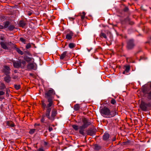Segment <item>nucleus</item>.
<instances>
[{
  "label": "nucleus",
  "mask_w": 151,
  "mask_h": 151,
  "mask_svg": "<svg viewBox=\"0 0 151 151\" xmlns=\"http://www.w3.org/2000/svg\"><path fill=\"white\" fill-rule=\"evenodd\" d=\"M110 111V110L106 107L102 108L100 111L101 115L106 118H109Z\"/></svg>",
  "instance_id": "nucleus-2"
},
{
  "label": "nucleus",
  "mask_w": 151,
  "mask_h": 151,
  "mask_svg": "<svg viewBox=\"0 0 151 151\" xmlns=\"http://www.w3.org/2000/svg\"><path fill=\"white\" fill-rule=\"evenodd\" d=\"M117 114V112L116 110H114L110 111L109 118H111L114 116H115Z\"/></svg>",
  "instance_id": "nucleus-9"
},
{
  "label": "nucleus",
  "mask_w": 151,
  "mask_h": 151,
  "mask_svg": "<svg viewBox=\"0 0 151 151\" xmlns=\"http://www.w3.org/2000/svg\"><path fill=\"white\" fill-rule=\"evenodd\" d=\"M111 103L112 104H114L116 103V101L115 99H112L111 101Z\"/></svg>",
  "instance_id": "nucleus-33"
},
{
  "label": "nucleus",
  "mask_w": 151,
  "mask_h": 151,
  "mask_svg": "<svg viewBox=\"0 0 151 151\" xmlns=\"http://www.w3.org/2000/svg\"><path fill=\"white\" fill-rule=\"evenodd\" d=\"M85 128V127H83V126H80L79 127V133L80 134H81L84 135V129Z\"/></svg>",
  "instance_id": "nucleus-11"
},
{
  "label": "nucleus",
  "mask_w": 151,
  "mask_h": 151,
  "mask_svg": "<svg viewBox=\"0 0 151 151\" xmlns=\"http://www.w3.org/2000/svg\"><path fill=\"white\" fill-rule=\"evenodd\" d=\"M109 137V135L108 133L106 132L103 136V139L105 141L108 140Z\"/></svg>",
  "instance_id": "nucleus-10"
},
{
  "label": "nucleus",
  "mask_w": 151,
  "mask_h": 151,
  "mask_svg": "<svg viewBox=\"0 0 151 151\" xmlns=\"http://www.w3.org/2000/svg\"><path fill=\"white\" fill-rule=\"evenodd\" d=\"M21 64H22V66L24 67L26 64V62L24 61H22V62Z\"/></svg>",
  "instance_id": "nucleus-35"
},
{
  "label": "nucleus",
  "mask_w": 151,
  "mask_h": 151,
  "mask_svg": "<svg viewBox=\"0 0 151 151\" xmlns=\"http://www.w3.org/2000/svg\"><path fill=\"white\" fill-rule=\"evenodd\" d=\"M35 130H36V129H31L29 132V133L30 134H32L34 133V132H35Z\"/></svg>",
  "instance_id": "nucleus-26"
},
{
  "label": "nucleus",
  "mask_w": 151,
  "mask_h": 151,
  "mask_svg": "<svg viewBox=\"0 0 151 151\" xmlns=\"http://www.w3.org/2000/svg\"><path fill=\"white\" fill-rule=\"evenodd\" d=\"M99 147L97 145H96L95 146V149L96 150H98L99 149Z\"/></svg>",
  "instance_id": "nucleus-40"
},
{
  "label": "nucleus",
  "mask_w": 151,
  "mask_h": 151,
  "mask_svg": "<svg viewBox=\"0 0 151 151\" xmlns=\"http://www.w3.org/2000/svg\"><path fill=\"white\" fill-rule=\"evenodd\" d=\"M27 67L29 70L34 69L35 70L36 68H35L34 65L32 63H29L27 65Z\"/></svg>",
  "instance_id": "nucleus-8"
},
{
  "label": "nucleus",
  "mask_w": 151,
  "mask_h": 151,
  "mask_svg": "<svg viewBox=\"0 0 151 151\" xmlns=\"http://www.w3.org/2000/svg\"><path fill=\"white\" fill-rule=\"evenodd\" d=\"M73 35V33L72 32H70L66 36V39L68 40H70Z\"/></svg>",
  "instance_id": "nucleus-12"
},
{
  "label": "nucleus",
  "mask_w": 151,
  "mask_h": 151,
  "mask_svg": "<svg viewBox=\"0 0 151 151\" xmlns=\"http://www.w3.org/2000/svg\"><path fill=\"white\" fill-rule=\"evenodd\" d=\"M69 47L70 48H72L75 47V45L73 43H70L69 44Z\"/></svg>",
  "instance_id": "nucleus-28"
},
{
  "label": "nucleus",
  "mask_w": 151,
  "mask_h": 151,
  "mask_svg": "<svg viewBox=\"0 0 151 151\" xmlns=\"http://www.w3.org/2000/svg\"><path fill=\"white\" fill-rule=\"evenodd\" d=\"M147 98L149 99H151V91L148 93Z\"/></svg>",
  "instance_id": "nucleus-34"
},
{
  "label": "nucleus",
  "mask_w": 151,
  "mask_h": 151,
  "mask_svg": "<svg viewBox=\"0 0 151 151\" xmlns=\"http://www.w3.org/2000/svg\"><path fill=\"white\" fill-rule=\"evenodd\" d=\"M67 52L65 51L62 54L60 55V59L61 60L63 59L66 56Z\"/></svg>",
  "instance_id": "nucleus-15"
},
{
  "label": "nucleus",
  "mask_w": 151,
  "mask_h": 151,
  "mask_svg": "<svg viewBox=\"0 0 151 151\" xmlns=\"http://www.w3.org/2000/svg\"><path fill=\"white\" fill-rule=\"evenodd\" d=\"M14 67L16 68H19L21 66V63L19 61H17L13 62Z\"/></svg>",
  "instance_id": "nucleus-7"
},
{
  "label": "nucleus",
  "mask_w": 151,
  "mask_h": 151,
  "mask_svg": "<svg viewBox=\"0 0 151 151\" xmlns=\"http://www.w3.org/2000/svg\"><path fill=\"white\" fill-rule=\"evenodd\" d=\"M14 72L15 73H16L17 72V70H14Z\"/></svg>",
  "instance_id": "nucleus-49"
},
{
  "label": "nucleus",
  "mask_w": 151,
  "mask_h": 151,
  "mask_svg": "<svg viewBox=\"0 0 151 151\" xmlns=\"http://www.w3.org/2000/svg\"><path fill=\"white\" fill-rule=\"evenodd\" d=\"M31 13H29V16L31 15Z\"/></svg>",
  "instance_id": "nucleus-50"
},
{
  "label": "nucleus",
  "mask_w": 151,
  "mask_h": 151,
  "mask_svg": "<svg viewBox=\"0 0 151 151\" xmlns=\"http://www.w3.org/2000/svg\"><path fill=\"white\" fill-rule=\"evenodd\" d=\"M10 69L8 66H4L3 72L6 75H7L10 73Z\"/></svg>",
  "instance_id": "nucleus-6"
},
{
  "label": "nucleus",
  "mask_w": 151,
  "mask_h": 151,
  "mask_svg": "<svg viewBox=\"0 0 151 151\" xmlns=\"http://www.w3.org/2000/svg\"><path fill=\"white\" fill-rule=\"evenodd\" d=\"M19 24L21 27H23L25 26V23L24 21H21L19 22Z\"/></svg>",
  "instance_id": "nucleus-19"
},
{
  "label": "nucleus",
  "mask_w": 151,
  "mask_h": 151,
  "mask_svg": "<svg viewBox=\"0 0 151 151\" xmlns=\"http://www.w3.org/2000/svg\"><path fill=\"white\" fill-rule=\"evenodd\" d=\"M43 144L45 146H46L47 145V143L46 142H43Z\"/></svg>",
  "instance_id": "nucleus-43"
},
{
  "label": "nucleus",
  "mask_w": 151,
  "mask_h": 151,
  "mask_svg": "<svg viewBox=\"0 0 151 151\" xmlns=\"http://www.w3.org/2000/svg\"><path fill=\"white\" fill-rule=\"evenodd\" d=\"M128 10V8H125L124 9V11H127Z\"/></svg>",
  "instance_id": "nucleus-47"
},
{
  "label": "nucleus",
  "mask_w": 151,
  "mask_h": 151,
  "mask_svg": "<svg viewBox=\"0 0 151 151\" xmlns=\"http://www.w3.org/2000/svg\"><path fill=\"white\" fill-rule=\"evenodd\" d=\"M4 26H3L4 28H8L9 25V23L8 22H4Z\"/></svg>",
  "instance_id": "nucleus-17"
},
{
  "label": "nucleus",
  "mask_w": 151,
  "mask_h": 151,
  "mask_svg": "<svg viewBox=\"0 0 151 151\" xmlns=\"http://www.w3.org/2000/svg\"><path fill=\"white\" fill-rule=\"evenodd\" d=\"M96 130L93 129H91L88 130V134L91 135H92L95 133Z\"/></svg>",
  "instance_id": "nucleus-13"
},
{
  "label": "nucleus",
  "mask_w": 151,
  "mask_h": 151,
  "mask_svg": "<svg viewBox=\"0 0 151 151\" xmlns=\"http://www.w3.org/2000/svg\"><path fill=\"white\" fill-rule=\"evenodd\" d=\"M4 35H0V40H4Z\"/></svg>",
  "instance_id": "nucleus-36"
},
{
  "label": "nucleus",
  "mask_w": 151,
  "mask_h": 151,
  "mask_svg": "<svg viewBox=\"0 0 151 151\" xmlns=\"http://www.w3.org/2000/svg\"><path fill=\"white\" fill-rule=\"evenodd\" d=\"M16 51L19 54L22 55L23 52L18 48H16Z\"/></svg>",
  "instance_id": "nucleus-22"
},
{
  "label": "nucleus",
  "mask_w": 151,
  "mask_h": 151,
  "mask_svg": "<svg viewBox=\"0 0 151 151\" xmlns=\"http://www.w3.org/2000/svg\"><path fill=\"white\" fill-rule=\"evenodd\" d=\"M150 87L151 88V83H150Z\"/></svg>",
  "instance_id": "nucleus-52"
},
{
  "label": "nucleus",
  "mask_w": 151,
  "mask_h": 151,
  "mask_svg": "<svg viewBox=\"0 0 151 151\" xmlns=\"http://www.w3.org/2000/svg\"><path fill=\"white\" fill-rule=\"evenodd\" d=\"M141 96V94H140V95H139V96Z\"/></svg>",
  "instance_id": "nucleus-53"
},
{
  "label": "nucleus",
  "mask_w": 151,
  "mask_h": 151,
  "mask_svg": "<svg viewBox=\"0 0 151 151\" xmlns=\"http://www.w3.org/2000/svg\"><path fill=\"white\" fill-rule=\"evenodd\" d=\"M83 124L82 125L85 128L90 125V123L88 122L87 119H84L83 120Z\"/></svg>",
  "instance_id": "nucleus-5"
},
{
  "label": "nucleus",
  "mask_w": 151,
  "mask_h": 151,
  "mask_svg": "<svg viewBox=\"0 0 151 151\" xmlns=\"http://www.w3.org/2000/svg\"><path fill=\"white\" fill-rule=\"evenodd\" d=\"M44 110H45L46 111V109H43ZM46 113V111L45 112V114L44 115L42 116V118L41 119V121L42 122H44V121H45V116L47 118L46 116H45V114Z\"/></svg>",
  "instance_id": "nucleus-20"
},
{
  "label": "nucleus",
  "mask_w": 151,
  "mask_h": 151,
  "mask_svg": "<svg viewBox=\"0 0 151 151\" xmlns=\"http://www.w3.org/2000/svg\"><path fill=\"white\" fill-rule=\"evenodd\" d=\"M100 36L101 37H104L105 39H106L107 38L106 35L104 33L101 32V34H100Z\"/></svg>",
  "instance_id": "nucleus-24"
},
{
  "label": "nucleus",
  "mask_w": 151,
  "mask_h": 151,
  "mask_svg": "<svg viewBox=\"0 0 151 151\" xmlns=\"http://www.w3.org/2000/svg\"><path fill=\"white\" fill-rule=\"evenodd\" d=\"M31 47V45L30 43L28 44L26 46V48L27 49H29Z\"/></svg>",
  "instance_id": "nucleus-31"
},
{
  "label": "nucleus",
  "mask_w": 151,
  "mask_h": 151,
  "mask_svg": "<svg viewBox=\"0 0 151 151\" xmlns=\"http://www.w3.org/2000/svg\"><path fill=\"white\" fill-rule=\"evenodd\" d=\"M134 46L133 40H130L127 42V47L129 49L132 48Z\"/></svg>",
  "instance_id": "nucleus-4"
},
{
  "label": "nucleus",
  "mask_w": 151,
  "mask_h": 151,
  "mask_svg": "<svg viewBox=\"0 0 151 151\" xmlns=\"http://www.w3.org/2000/svg\"><path fill=\"white\" fill-rule=\"evenodd\" d=\"M55 94L54 90L50 88L45 93V97L47 99L48 104L46 105L44 102L43 101H42V108L46 110L45 116L51 122L53 121L55 119L57 113L55 109L52 111L51 114L50 116V113L52 106H53V102L51 99V96Z\"/></svg>",
  "instance_id": "nucleus-1"
},
{
  "label": "nucleus",
  "mask_w": 151,
  "mask_h": 151,
  "mask_svg": "<svg viewBox=\"0 0 151 151\" xmlns=\"http://www.w3.org/2000/svg\"><path fill=\"white\" fill-rule=\"evenodd\" d=\"M82 15H81V19H84L85 17V13L84 12H83L82 13Z\"/></svg>",
  "instance_id": "nucleus-29"
},
{
  "label": "nucleus",
  "mask_w": 151,
  "mask_h": 151,
  "mask_svg": "<svg viewBox=\"0 0 151 151\" xmlns=\"http://www.w3.org/2000/svg\"><path fill=\"white\" fill-rule=\"evenodd\" d=\"M0 45L1 47L4 49H8L10 48L9 46H12L14 45V44L11 42L8 43L7 42L4 43L3 42H0Z\"/></svg>",
  "instance_id": "nucleus-3"
},
{
  "label": "nucleus",
  "mask_w": 151,
  "mask_h": 151,
  "mask_svg": "<svg viewBox=\"0 0 151 151\" xmlns=\"http://www.w3.org/2000/svg\"><path fill=\"white\" fill-rule=\"evenodd\" d=\"M5 93L3 91H0V96L3 95Z\"/></svg>",
  "instance_id": "nucleus-41"
},
{
  "label": "nucleus",
  "mask_w": 151,
  "mask_h": 151,
  "mask_svg": "<svg viewBox=\"0 0 151 151\" xmlns=\"http://www.w3.org/2000/svg\"><path fill=\"white\" fill-rule=\"evenodd\" d=\"M72 127L75 130H78L79 128L78 126L76 125H72Z\"/></svg>",
  "instance_id": "nucleus-25"
},
{
  "label": "nucleus",
  "mask_w": 151,
  "mask_h": 151,
  "mask_svg": "<svg viewBox=\"0 0 151 151\" xmlns=\"http://www.w3.org/2000/svg\"><path fill=\"white\" fill-rule=\"evenodd\" d=\"M116 138L115 137H114L112 139V141H114L116 140Z\"/></svg>",
  "instance_id": "nucleus-46"
},
{
  "label": "nucleus",
  "mask_w": 151,
  "mask_h": 151,
  "mask_svg": "<svg viewBox=\"0 0 151 151\" xmlns=\"http://www.w3.org/2000/svg\"><path fill=\"white\" fill-rule=\"evenodd\" d=\"M12 78L14 79H16L17 78V76L16 75H13Z\"/></svg>",
  "instance_id": "nucleus-39"
},
{
  "label": "nucleus",
  "mask_w": 151,
  "mask_h": 151,
  "mask_svg": "<svg viewBox=\"0 0 151 151\" xmlns=\"http://www.w3.org/2000/svg\"><path fill=\"white\" fill-rule=\"evenodd\" d=\"M139 104L140 108H142V100L139 99Z\"/></svg>",
  "instance_id": "nucleus-37"
},
{
  "label": "nucleus",
  "mask_w": 151,
  "mask_h": 151,
  "mask_svg": "<svg viewBox=\"0 0 151 151\" xmlns=\"http://www.w3.org/2000/svg\"><path fill=\"white\" fill-rule=\"evenodd\" d=\"M20 87V86L19 85H14L15 88L17 90L19 89Z\"/></svg>",
  "instance_id": "nucleus-32"
},
{
  "label": "nucleus",
  "mask_w": 151,
  "mask_h": 151,
  "mask_svg": "<svg viewBox=\"0 0 151 151\" xmlns=\"http://www.w3.org/2000/svg\"><path fill=\"white\" fill-rule=\"evenodd\" d=\"M126 72V71L125 70H124V71L123 72V73L124 74H125Z\"/></svg>",
  "instance_id": "nucleus-48"
},
{
  "label": "nucleus",
  "mask_w": 151,
  "mask_h": 151,
  "mask_svg": "<svg viewBox=\"0 0 151 151\" xmlns=\"http://www.w3.org/2000/svg\"><path fill=\"white\" fill-rule=\"evenodd\" d=\"M6 124L8 126H10L11 127H13L14 126V124L12 123V122L8 121L7 122Z\"/></svg>",
  "instance_id": "nucleus-21"
},
{
  "label": "nucleus",
  "mask_w": 151,
  "mask_h": 151,
  "mask_svg": "<svg viewBox=\"0 0 151 151\" xmlns=\"http://www.w3.org/2000/svg\"><path fill=\"white\" fill-rule=\"evenodd\" d=\"M52 130V127H49V132L51 131Z\"/></svg>",
  "instance_id": "nucleus-44"
},
{
  "label": "nucleus",
  "mask_w": 151,
  "mask_h": 151,
  "mask_svg": "<svg viewBox=\"0 0 151 151\" xmlns=\"http://www.w3.org/2000/svg\"><path fill=\"white\" fill-rule=\"evenodd\" d=\"M20 40L22 42L24 43L25 40L23 38L21 37L20 38Z\"/></svg>",
  "instance_id": "nucleus-38"
},
{
  "label": "nucleus",
  "mask_w": 151,
  "mask_h": 151,
  "mask_svg": "<svg viewBox=\"0 0 151 151\" xmlns=\"http://www.w3.org/2000/svg\"><path fill=\"white\" fill-rule=\"evenodd\" d=\"M144 102H142V111H145L147 109V108L146 106H143Z\"/></svg>",
  "instance_id": "nucleus-30"
},
{
  "label": "nucleus",
  "mask_w": 151,
  "mask_h": 151,
  "mask_svg": "<svg viewBox=\"0 0 151 151\" xmlns=\"http://www.w3.org/2000/svg\"><path fill=\"white\" fill-rule=\"evenodd\" d=\"M15 27L13 25H10L9 26L8 29L10 31H12L13 30V29Z\"/></svg>",
  "instance_id": "nucleus-23"
},
{
  "label": "nucleus",
  "mask_w": 151,
  "mask_h": 151,
  "mask_svg": "<svg viewBox=\"0 0 151 151\" xmlns=\"http://www.w3.org/2000/svg\"><path fill=\"white\" fill-rule=\"evenodd\" d=\"M4 28V27L2 25H0V29H3Z\"/></svg>",
  "instance_id": "nucleus-45"
},
{
  "label": "nucleus",
  "mask_w": 151,
  "mask_h": 151,
  "mask_svg": "<svg viewBox=\"0 0 151 151\" xmlns=\"http://www.w3.org/2000/svg\"><path fill=\"white\" fill-rule=\"evenodd\" d=\"M2 86L1 87V89H3L5 88V86L4 84H2Z\"/></svg>",
  "instance_id": "nucleus-42"
},
{
  "label": "nucleus",
  "mask_w": 151,
  "mask_h": 151,
  "mask_svg": "<svg viewBox=\"0 0 151 151\" xmlns=\"http://www.w3.org/2000/svg\"><path fill=\"white\" fill-rule=\"evenodd\" d=\"M73 107L74 109L75 110L77 111L80 108V106H79V104H76L74 105Z\"/></svg>",
  "instance_id": "nucleus-16"
},
{
  "label": "nucleus",
  "mask_w": 151,
  "mask_h": 151,
  "mask_svg": "<svg viewBox=\"0 0 151 151\" xmlns=\"http://www.w3.org/2000/svg\"><path fill=\"white\" fill-rule=\"evenodd\" d=\"M3 99L0 98V100H1Z\"/></svg>",
  "instance_id": "nucleus-51"
},
{
  "label": "nucleus",
  "mask_w": 151,
  "mask_h": 151,
  "mask_svg": "<svg viewBox=\"0 0 151 151\" xmlns=\"http://www.w3.org/2000/svg\"><path fill=\"white\" fill-rule=\"evenodd\" d=\"M150 39L151 40V37H150Z\"/></svg>",
  "instance_id": "nucleus-54"
},
{
  "label": "nucleus",
  "mask_w": 151,
  "mask_h": 151,
  "mask_svg": "<svg viewBox=\"0 0 151 151\" xmlns=\"http://www.w3.org/2000/svg\"><path fill=\"white\" fill-rule=\"evenodd\" d=\"M130 70V67L129 66H125V70L126 73L128 72Z\"/></svg>",
  "instance_id": "nucleus-27"
},
{
  "label": "nucleus",
  "mask_w": 151,
  "mask_h": 151,
  "mask_svg": "<svg viewBox=\"0 0 151 151\" xmlns=\"http://www.w3.org/2000/svg\"><path fill=\"white\" fill-rule=\"evenodd\" d=\"M7 76L4 78V81L7 83H9L11 80V77L9 75H7Z\"/></svg>",
  "instance_id": "nucleus-14"
},
{
  "label": "nucleus",
  "mask_w": 151,
  "mask_h": 151,
  "mask_svg": "<svg viewBox=\"0 0 151 151\" xmlns=\"http://www.w3.org/2000/svg\"><path fill=\"white\" fill-rule=\"evenodd\" d=\"M24 59L25 60H26L27 61H32V58H29L28 57L26 56L24 58Z\"/></svg>",
  "instance_id": "nucleus-18"
}]
</instances>
